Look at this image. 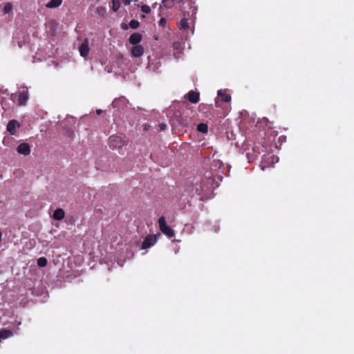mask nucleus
Here are the masks:
<instances>
[{
	"label": "nucleus",
	"instance_id": "obj_1",
	"mask_svg": "<svg viewBox=\"0 0 354 354\" xmlns=\"http://www.w3.org/2000/svg\"><path fill=\"white\" fill-rule=\"evenodd\" d=\"M187 4L189 6V11H183V17L180 21L178 27L180 30L186 31L190 29L191 35L194 34V25L195 23L197 8L194 6L192 0H186Z\"/></svg>",
	"mask_w": 354,
	"mask_h": 354
},
{
	"label": "nucleus",
	"instance_id": "obj_2",
	"mask_svg": "<svg viewBox=\"0 0 354 354\" xmlns=\"http://www.w3.org/2000/svg\"><path fill=\"white\" fill-rule=\"evenodd\" d=\"M225 169L224 165L219 160L214 159L210 164V170L204 174V177L208 179L212 185L218 186V181L222 180Z\"/></svg>",
	"mask_w": 354,
	"mask_h": 354
},
{
	"label": "nucleus",
	"instance_id": "obj_3",
	"mask_svg": "<svg viewBox=\"0 0 354 354\" xmlns=\"http://www.w3.org/2000/svg\"><path fill=\"white\" fill-rule=\"evenodd\" d=\"M214 185H212L209 183V180L208 179H205L203 176L201 182L198 184L196 182L191 189H189V192H194L198 195H201L203 192H207L210 189L214 187Z\"/></svg>",
	"mask_w": 354,
	"mask_h": 354
},
{
	"label": "nucleus",
	"instance_id": "obj_4",
	"mask_svg": "<svg viewBox=\"0 0 354 354\" xmlns=\"http://www.w3.org/2000/svg\"><path fill=\"white\" fill-rule=\"evenodd\" d=\"M109 144L113 149H120L127 144V140L122 136L113 135L109 137Z\"/></svg>",
	"mask_w": 354,
	"mask_h": 354
},
{
	"label": "nucleus",
	"instance_id": "obj_5",
	"mask_svg": "<svg viewBox=\"0 0 354 354\" xmlns=\"http://www.w3.org/2000/svg\"><path fill=\"white\" fill-rule=\"evenodd\" d=\"M158 223L160 229L162 233H164L169 238L174 236L175 233L174 230L167 225L165 218L164 216H161L158 219Z\"/></svg>",
	"mask_w": 354,
	"mask_h": 354
},
{
	"label": "nucleus",
	"instance_id": "obj_6",
	"mask_svg": "<svg viewBox=\"0 0 354 354\" xmlns=\"http://www.w3.org/2000/svg\"><path fill=\"white\" fill-rule=\"evenodd\" d=\"M279 162V158L274 155L268 156V157H265L263 158L261 161V169L265 170L266 168L268 167L270 165H272Z\"/></svg>",
	"mask_w": 354,
	"mask_h": 354
},
{
	"label": "nucleus",
	"instance_id": "obj_7",
	"mask_svg": "<svg viewBox=\"0 0 354 354\" xmlns=\"http://www.w3.org/2000/svg\"><path fill=\"white\" fill-rule=\"evenodd\" d=\"M127 104H128V101L123 96L115 98L113 100V101L112 102L113 108L117 109H123L124 108L127 106Z\"/></svg>",
	"mask_w": 354,
	"mask_h": 354
},
{
	"label": "nucleus",
	"instance_id": "obj_8",
	"mask_svg": "<svg viewBox=\"0 0 354 354\" xmlns=\"http://www.w3.org/2000/svg\"><path fill=\"white\" fill-rule=\"evenodd\" d=\"M156 241H157L156 236L148 235L146 236V238L143 241L140 248L142 250H146L147 248H149L150 247H151L152 245H153L156 243Z\"/></svg>",
	"mask_w": 354,
	"mask_h": 354
},
{
	"label": "nucleus",
	"instance_id": "obj_9",
	"mask_svg": "<svg viewBox=\"0 0 354 354\" xmlns=\"http://www.w3.org/2000/svg\"><path fill=\"white\" fill-rule=\"evenodd\" d=\"M79 51L80 55L84 58H87L90 48L88 46V39L87 38H85L82 43L81 46L79 48Z\"/></svg>",
	"mask_w": 354,
	"mask_h": 354
},
{
	"label": "nucleus",
	"instance_id": "obj_10",
	"mask_svg": "<svg viewBox=\"0 0 354 354\" xmlns=\"http://www.w3.org/2000/svg\"><path fill=\"white\" fill-rule=\"evenodd\" d=\"M148 61L147 68L149 70L156 72L160 68V62L156 57L149 56Z\"/></svg>",
	"mask_w": 354,
	"mask_h": 354
},
{
	"label": "nucleus",
	"instance_id": "obj_11",
	"mask_svg": "<svg viewBox=\"0 0 354 354\" xmlns=\"http://www.w3.org/2000/svg\"><path fill=\"white\" fill-rule=\"evenodd\" d=\"M17 151L21 155L24 156H28L30 153V147L28 143L23 142L21 143L18 147H17Z\"/></svg>",
	"mask_w": 354,
	"mask_h": 354
},
{
	"label": "nucleus",
	"instance_id": "obj_12",
	"mask_svg": "<svg viewBox=\"0 0 354 354\" xmlns=\"http://www.w3.org/2000/svg\"><path fill=\"white\" fill-rule=\"evenodd\" d=\"M145 49L141 45H136L131 48V55L133 57H140L144 54Z\"/></svg>",
	"mask_w": 354,
	"mask_h": 354
},
{
	"label": "nucleus",
	"instance_id": "obj_13",
	"mask_svg": "<svg viewBox=\"0 0 354 354\" xmlns=\"http://www.w3.org/2000/svg\"><path fill=\"white\" fill-rule=\"evenodd\" d=\"M19 124L17 120H10L7 124V131L11 134L15 135L17 128L19 127Z\"/></svg>",
	"mask_w": 354,
	"mask_h": 354
},
{
	"label": "nucleus",
	"instance_id": "obj_14",
	"mask_svg": "<svg viewBox=\"0 0 354 354\" xmlns=\"http://www.w3.org/2000/svg\"><path fill=\"white\" fill-rule=\"evenodd\" d=\"M142 35L138 32L131 34L129 38V41L133 46L140 45L139 43L142 40Z\"/></svg>",
	"mask_w": 354,
	"mask_h": 354
},
{
	"label": "nucleus",
	"instance_id": "obj_15",
	"mask_svg": "<svg viewBox=\"0 0 354 354\" xmlns=\"http://www.w3.org/2000/svg\"><path fill=\"white\" fill-rule=\"evenodd\" d=\"M188 100L193 103L196 104L199 101V93L198 92H194V91H189L186 95Z\"/></svg>",
	"mask_w": 354,
	"mask_h": 354
},
{
	"label": "nucleus",
	"instance_id": "obj_16",
	"mask_svg": "<svg viewBox=\"0 0 354 354\" xmlns=\"http://www.w3.org/2000/svg\"><path fill=\"white\" fill-rule=\"evenodd\" d=\"M28 99V94L27 90L19 91L18 102L20 105H24Z\"/></svg>",
	"mask_w": 354,
	"mask_h": 354
},
{
	"label": "nucleus",
	"instance_id": "obj_17",
	"mask_svg": "<svg viewBox=\"0 0 354 354\" xmlns=\"http://www.w3.org/2000/svg\"><path fill=\"white\" fill-rule=\"evenodd\" d=\"M176 2L187 3L186 0H162V5L167 8H171Z\"/></svg>",
	"mask_w": 354,
	"mask_h": 354
},
{
	"label": "nucleus",
	"instance_id": "obj_18",
	"mask_svg": "<svg viewBox=\"0 0 354 354\" xmlns=\"http://www.w3.org/2000/svg\"><path fill=\"white\" fill-rule=\"evenodd\" d=\"M218 96L221 97V100L225 102H229L231 101L230 95L227 94L225 91L221 89L218 91Z\"/></svg>",
	"mask_w": 354,
	"mask_h": 354
},
{
	"label": "nucleus",
	"instance_id": "obj_19",
	"mask_svg": "<svg viewBox=\"0 0 354 354\" xmlns=\"http://www.w3.org/2000/svg\"><path fill=\"white\" fill-rule=\"evenodd\" d=\"M65 216L64 211L61 208H57L55 210L53 217L57 221H61Z\"/></svg>",
	"mask_w": 354,
	"mask_h": 354
},
{
	"label": "nucleus",
	"instance_id": "obj_20",
	"mask_svg": "<svg viewBox=\"0 0 354 354\" xmlns=\"http://www.w3.org/2000/svg\"><path fill=\"white\" fill-rule=\"evenodd\" d=\"M63 0H50L46 4L47 8H56L61 6Z\"/></svg>",
	"mask_w": 354,
	"mask_h": 354
},
{
	"label": "nucleus",
	"instance_id": "obj_21",
	"mask_svg": "<svg viewBox=\"0 0 354 354\" xmlns=\"http://www.w3.org/2000/svg\"><path fill=\"white\" fill-rule=\"evenodd\" d=\"M197 130L203 133H206L208 131L207 124L205 123H201L197 127Z\"/></svg>",
	"mask_w": 354,
	"mask_h": 354
},
{
	"label": "nucleus",
	"instance_id": "obj_22",
	"mask_svg": "<svg viewBox=\"0 0 354 354\" xmlns=\"http://www.w3.org/2000/svg\"><path fill=\"white\" fill-rule=\"evenodd\" d=\"M12 10V4L10 2H7L5 3L3 11L5 14L10 13Z\"/></svg>",
	"mask_w": 354,
	"mask_h": 354
},
{
	"label": "nucleus",
	"instance_id": "obj_23",
	"mask_svg": "<svg viewBox=\"0 0 354 354\" xmlns=\"http://www.w3.org/2000/svg\"><path fill=\"white\" fill-rule=\"evenodd\" d=\"M173 48L174 53H180L182 50V44L181 43L176 41L173 44Z\"/></svg>",
	"mask_w": 354,
	"mask_h": 354
},
{
	"label": "nucleus",
	"instance_id": "obj_24",
	"mask_svg": "<svg viewBox=\"0 0 354 354\" xmlns=\"http://www.w3.org/2000/svg\"><path fill=\"white\" fill-rule=\"evenodd\" d=\"M112 1V9L114 12L118 10L120 6V0H111Z\"/></svg>",
	"mask_w": 354,
	"mask_h": 354
},
{
	"label": "nucleus",
	"instance_id": "obj_25",
	"mask_svg": "<svg viewBox=\"0 0 354 354\" xmlns=\"http://www.w3.org/2000/svg\"><path fill=\"white\" fill-rule=\"evenodd\" d=\"M37 265L39 267H44L47 265V259L45 257H40L37 259Z\"/></svg>",
	"mask_w": 354,
	"mask_h": 354
},
{
	"label": "nucleus",
	"instance_id": "obj_26",
	"mask_svg": "<svg viewBox=\"0 0 354 354\" xmlns=\"http://www.w3.org/2000/svg\"><path fill=\"white\" fill-rule=\"evenodd\" d=\"M139 22L135 19H132L130 22H129V26L131 28L133 29H136L139 27Z\"/></svg>",
	"mask_w": 354,
	"mask_h": 354
},
{
	"label": "nucleus",
	"instance_id": "obj_27",
	"mask_svg": "<svg viewBox=\"0 0 354 354\" xmlns=\"http://www.w3.org/2000/svg\"><path fill=\"white\" fill-rule=\"evenodd\" d=\"M141 10L145 14H149L151 12V8L149 6L143 5L141 8Z\"/></svg>",
	"mask_w": 354,
	"mask_h": 354
},
{
	"label": "nucleus",
	"instance_id": "obj_28",
	"mask_svg": "<svg viewBox=\"0 0 354 354\" xmlns=\"http://www.w3.org/2000/svg\"><path fill=\"white\" fill-rule=\"evenodd\" d=\"M166 19L165 18H161L159 21V25L161 26H164L166 24Z\"/></svg>",
	"mask_w": 354,
	"mask_h": 354
},
{
	"label": "nucleus",
	"instance_id": "obj_29",
	"mask_svg": "<svg viewBox=\"0 0 354 354\" xmlns=\"http://www.w3.org/2000/svg\"><path fill=\"white\" fill-rule=\"evenodd\" d=\"M160 128L161 131H165L167 129V125L165 124H161L160 125Z\"/></svg>",
	"mask_w": 354,
	"mask_h": 354
},
{
	"label": "nucleus",
	"instance_id": "obj_30",
	"mask_svg": "<svg viewBox=\"0 0 354 354\" xmlns=\"http://www.w3.org/2000/svg\"><path fill=\"white\" fill-rule=\"evenodd\" d=\"M124 5H129L132 0H122Z\"/></svg>",
	"mask_w": 354,
	"mask_h": 354
},
{
	"label": "nucleus",
	"instance_id": "obj_31",
	"mask_svg": "<svg viewBox=\"0 0 354 354\" xmlns=\"http://www.w3.org/2000/svg\"><path fill=\"white\" fill-rule=\"evenodd\" d=\"M66 133H67L69 136H72V134H73V131H71V130H68V131H66Z\"/></svg>",
	"mask_w": 354,
	"mask_h": 354
},
{
	"label": "nucleus",
	"instance_id": "obj_32",
	"mask_svg": "<svg viewBox=\"0 0 354 354\" xmlns=\"http://www.w3.org/2000/svg\"><path fill=\"white\" fill-rule=\"evenodd\" d=\"M143 127H144V130L147 131L149 129V125L145 124V125H143Z\"/></svg>",
	"mask_w": 354,
	"mask_h": 354
},
{
	"label": "nucleus",
	"instance_id": "obj_33",
	"mask_svg": "<svg viewBox=\"0 0 354 354\" xmlns=\"http://www.w3.org/2000/svg\"><path fill=\"white\" fill-rule=\"evenodd\" d=\"M102 112V111L101 109H98L96 111V113L97 115H100Z\"/></svg>",
	"mask_w": 354,
	"mask_h": 354
},
{
	"label": "nucleus",
	"instance_id": "obj_34",
	"mask_svg": "<svg viewBox=\"0 0 354 354\" xmlns=\"http://www.w3.org/2000/svg\"><path fill=\"white\" fill-rule=\"evenodd\" d=\"M181 124H182V126H187V123L183 122Z\"/></svg>",
	"mask_w": 354,
	"mask_h": 354
}]
</instances>
